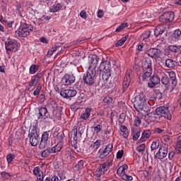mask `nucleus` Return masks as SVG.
<instances>
[{"label": "nucleus", "instance_id": "nucleus-1", "mask_svg": "<svg viewBox=\"0 0 181 181\" xmlns=\"http://www.w3.org/2000/svg\"><path fill=\"white\" fill-rule=\"evenodd\" d=\"M158 74H160L161 77V83L164 84V86H168V84H170L171 82V88L170 92L173 91L175 88H176V86H177V79H176V74L175 71H159Z\"/></svg>", "mask_w": 181, "mask_h": 181}, {"label": "nucleus", "instance_id": "nucleus-2", "mask_svg": "<svg viewBox=\"0 0 181 181\" xmlns=\"http://www.w3.org/2000/svg\"><path fill=\"white\" fill-rule=\"evenodd\" d=\"M143 72L139 76L140 83L142 81H148L152 76V60L146 59L143 62Z\"/></svg>", "mask_w": 181, "mask_h": 181}, {"label": "nucleus", "instance_id": "nucleus-3", "mask_svg": "<svg viewBox=\"0 0 181 181\" xmlns=\"http://www.w3.org/2000/svg\"><path fill=\"white\" fill-rule=\"evenodd\" d=\"M162 117L167 119H172V114L168 107L160 106L156 109L154 112V122H159Z\"/></svg>", "mask_w": 181, "mask_h": 181}, {"label": "nucleus", "instance_id": "nucleus-4", "mask_svg": "<svg viewBox=\"0 0 181 181\" xmlns=\"http://www.w3.org/2000/svg\"><path fill=\"white\" fill-rule=\"evenodd\" d=\"M134 108L138 112H149L151 111V105L145 100L144 96H139V99L134 102Z\"/></svg>", "mask_w": 181, "mask_h": 181}, {"label": "nucleus", "instance_id": "nucleus-5", "mask_svg": "<svg viewBox=\"0 0 181 181\" xmlns=\"http://www.w3.org/2000/svg\"><path fill=\"white\" fill-rule=\"evenodd\" d=\"M28 138H30V144H31V146H37L39 144V134H37L36 127H33L29 131Z\"/></svg>", "mask_w": 181, "mask_h": 181}, {"label": "nucleus", "instance_id": "nucleus-6", "mask_svg": "<svg viewBox=\"0 0 181 181\" xmlns=\"http://www.w3.org/2000/svg\"><path fill=\"white\" fill-rule=\"evenodd\" d=\"M95 69H88L83 75V81L88 86H93L95 80Z\"/></svg>", "mask_w": 181, "mask_h": 181}, {"label": "nucleus", "instance_id": "nucleus-7", "mask_svg": "<svg viewBox=\"0 0 181 181\" xmlns=\"http://www.w3.org/2000/svg\"><path fill=\"white\" fill-rule=\"evenodd\" d=\"M112 165V163L111 161L100 164L99 167L95 172V176H97V177H101L103 175H105V172H107L110 170V167Z\"/></svg>", "mask_w": 181, "mask_h": 181}, {"label": "nucleus", "instance_id": "nucleus-8", "mask_svg": "<svg viewBox=\"0 0 181 181\" xmlns=\"http://www.w3.org/2000/svg\"><path fill=\"white\" fill-rule=\"evenodd\" d=\"M39 115L40 116H38V119H40V118H43V122H45V124H50V120L52 119V117L47 115V107H40Z\"/></svg>", "mask_w": 181, "mask_h": 181}, {"label": "nucleus", "instance_id": "nucleus-9", "mask_svg": "<svg viewBox=\"0 0 181 181\" xmlns=\"http://www.w3.org/2000/svg\"><path fill=\"white\" fill-rule=\"evenodd\" d=\"M173 19H175V13H173V11L165 12L159 17V21L162 22V23L172 22Z\"/></svg>", "mask_w": 181, "mask_h": 181}, {"label": "nucleus", "instance_id": "nucleus-10", "mask_svg": "<svg viewBox=\"0 0 181 181\" xmlns=\"http://www.w3.org/2000/svg\"><path fill=\"white\" fill-rule=\"evenodd\" d=\"M5 46L6 49L8 53L9 52H13L15 53V52H18V43L16 41L13 40H8L5 42Z\"/></svg>", "mask_w": 181, "mask_h": 181}, {"label": "nucleus", "instance_id": "nucleus-11", "mask_svg": "<svg viewBox=\"0 0 181 181\" xmlns=\"http://www.w3.org/2000/svg\"><path fill=\"white\" fill-rule=\"evenodd\" d=\"M74 81H76V76L69 74H65L62 79V83L64 86H70V84H73Z\"/></svg>", "mask_w": 181, "mask_h": 181}, {"label": "nucleus", "instance_id": "nucleus-12", "mask_svg": "<svg viewBox=\"0 0 181 181\" xmlns=\"http://www.w3.org/2000/svg\"><path fill=\"white\" fill-rule=\"evenodd\" d=\"M150 82L148 83V87L149 88H153V87H156L158 83H160V77L158 74H153L152 76H150L149 78Z\"/></svg>", "mask_w": 181, "mask_h": 181}, {"label": "nucleus", "instance_id": "nucleus-13", "mask_svg": "<svg viewBox=\"0 0 181 181\" xmlns=\"http://www.w3.org/2000/svg\"><path fill=\"white\" fill-rule=\"evenodd\" d=\"M76 94L77 90L75 89H65L60 92V95L63 97V98H71L72 97H75Z\"/></svg>", "mask_w": 181, "mask_h": 181}, {"label": "nucleus", "instance_id": "nucleus-14", "mask_svg": "<svg viewBox=\"0 0 181 181\" xmlns=\"http://www.w3.org/2000/svg\"><path fill=\"white\" fill-rule=\"evenodd\" d=\"M146 54L153 59H159V57H160L161 52L160 49L158 48H150L147 50Z\"/></svg>", "mask_w": 181, "mask_h": 181}, {"label": "nucleus", "instance_id": "nucleus-15", "mask_svg": "<svg viewBox=\"0 0 181 181\" xmlns=\"http://www.w3.org/2000/svg\"><path fill=\"white\" fill-rule=\"evenodd\" d=\"M98 60L100 59L97 55H93L90 58H89V68L88 70H95L97 66L98 65Z\"/></svg>", "mask_w": 181, "mask_h": 181}, {"label": "nucleus", "instance_id": "nucleus-16", "mask_svg": "<svg viewBox=\"0 0 181 181\" xmlns=\"http://www.w3.org/2000/svg\"><path fill=\"white\" fill-rule=\"evenodd\" d=\"M168 156V146L161 147L156 154L157 159H164Z\"/></svg>", "mask_w": 181, "mask_h": 181}, {"label": "nucleus", "instance_id": "nucleus-17", "mask_svg": "<svg viewBox=\"0 0 181 181\" xmlns=\"http://www.w3.org/2000/svg\"><path fill=\"white\" fill-rule=\"evenodd\" d=\"M99 70L102 72H111V62L110 61L102 62L99 66Z\"/></svg>", "mask_w": 181, "mask_h": 181}, {"label": "nucleus", "instance_id": "nucleus-18", "mask_svg": "<svg viewBox=\"0 0 181 181\" xmlns=\"http://www.w3.org/2000/svg\"><path fill=\"white\" fill-rule=\"evenodd\" d=\"M112 148H114L112 144H108L104 151L100 154L99 157L100 159H104L105 156H108V155H110L112 151Z\"/></svg>", "mask_w": 181, "mask_h": 181}, {"label": "nucleus", "instance_id": "nucleus-19", "mask_svg": "<svg viewBox=\"0 0 181 181\" xmlns=\"http://www.w3.org/2000/svg\"><path fill=\"white\" fill-rule=\"evenodd\" d=\"M131 83V75L129 73H127L124 78V81L122 83V88H123V93H125L127 91V88L129 87V84Z\"/></svg>", "mask_w": 181, "mask_h": 181}, {"label": "nucleus", "instance_id": "nucleus-20", "mask_svg": "<svg viewBox=\"0 0 181 181\" xmlns=\"http://www.w3.org/2000/svg\"><path fill=\"white\" fill-rule=\"evenodd\" d=\"M50 106L52 108L53 115H54V117H56V118L59 119H60V112H59V110H57V103H56V101H54V100H52L50 103Z\"/></svg>", "mask_w": 181, "mask_h": 181}, {"label": "nucleus", "instance_id": "nucleus-21", "mask_svg": "<svg viewBox=\"0 0 181 181\" xmlns=\"http://www.w3.org/2000/svg\"><path fill=\"white\" fill-rule=\"evenodd\" d=\"M20 28L22 29L27 34L30 35V32H33V26L26 23H21Z\"/></svg>", "mask_w": 181, "mask_h": 181}, {"label": "nucleus", "instance_id": "nucleus-22", "mask_svg": "<svg viewBox=\"0 0 181 181\" xmlns=\"http://www.w3.org/2000/svg\"><path fill=\"white\" fill-rule=\"evenodd\" d=\"M165 33V27L163 25H158L154 30V35L156 37Z\"/></svg>", "mask_w": 181, "mask_h": 181}, {"label": "nucleus", "instance_id": "nucleus-23", "mask_svg": "<svg viewBox=\"0 0 181 181\" xmlns=\"http://www.w3.org/2000/svg\"><path fill=\"white\" fill-rule=\"evenodd\" d=\"M168 50H170V52H173V53H177L178 54H180L181 45H169Z\"/></svg>", "mask_w": 181, "mask_h": 181}, {"label": "nucleus", "instance_id": "nucleus-24", "mask_svg": "<svg viewBox=\"0 0 181 181\" xmlns=\"http://www.w3.org/2000/svg\"><path fill=\"white\" fill-rule=\"evenodd\" d=\"M166 67L168 69H173L176 67V61L172 59H167L165 62Z\"/></svg>", "mask_w": 181, "mask_h": 181}, {"label": "nucleus", "instance_id": "nucleus-25", "mask_svg": "<svg viewBox=\"0 0 181 181\" xmlns=\"http://www.w3.org/2000/svg\"><path fill=\"white\" fill-rule=\"evenodd\" d=\"M84 168V160H81L74 166V170L76 172H80Z\"/></svg>", "mask_w": 181, "mask_h": 181}, {"label": "nucleus", "instance_id": "nucleus-26", "mask_svg": "<svg viewBox=\"0 0 181 181\" xmlns=\"http://www.w3.org/2000/svg\"><path fill=\"white\" fill-rule=\"evenodd\" d=\"M151 137V131L149 130H144L141 134V142H145L147 139H149Z\"/></svg>", "mask_w": 181, "mask_h": 181}, {"label": "nucleus", "instance_id": "nucleus-27", "mask_svg": "<svg viewBox=\"0 0 181 181\" xmlns=\"http://www.w3.org/2000/svg\"><path fill=\"white\" fill-rule=\"evenodd\" d=\"M91 115V108L87 107L85 110V112L81 115V119H88Z\"/></svg>", "mask_w": 181, "mask_h": 181}, {"label": "nucleus", "instance_id": "nucleus-28", "mask_svg": "<svg viewBox=\"0 0 181 181\" xmlns=\"http://www.w3.org/2000/svg\"><path fill=\"white\" fill-rule=\"evenodd\" d=\"M16 13H18V15L21 16V18H24L25 13H23V9H22V4H21V3L17 4L16 6Z\"/></svg>", "mask_w": 181, "mask_h": 181}, {"label": "nucleus", "instance_id": "nucleus-29", "mask_svg": "<svg viewBox=\"0 0 181 181\" xmlns=\"http://www.w3.org/2000/svg\"><path fill=\"white\" fill-rule=\"evenodd\" d=\"M91 129L93 134H100L103 131V125L97 124L96 126L92 127Z\"/></svg>", "mask_w": 181, "mask_h": 181}, {"label": "nucleus", "instance_id": "nucleus-30", "mask_svg": "<svg viewBox=\"0 0 181 181\" xmlns=\"http://www.w3.org/2000/svg\"><path fill=\"white\" fill-rule=\"evenodd\" d=\"M16 36H18V37H28L29 36V34L26 33L23 29H21L19 28L18 30L16 31Z\"/></svg>", "mask_w": 181, "mask_h": 181}, {"label": "nucleus", "instance_id": "nucleus-31", "mask_svg": "<svg viewBox=\"0 0 181 181\" xmlns=\"http://www.w3.org/2000/svg\"><path fill=\"white\" fill-rule=\"evenodd\" d=\"M62 148L63 144L57 143V145H55L54 147L51 148V151H52V153H56L57 152H60Z\"/></svg>", "mask_w": 181, "mask_h": 181}, {"label": "nucleus", "instance_id": "nucleus-32", "mask_svg": "<svg viewBox=\"0 0 181 181\" xmlns=\"http://www.w3.org/2000/svg\"><path fill=\"white\" fill-rule=\"evenodd\" d=\"M171 36H172V38L174 39L175 40H179L181 36L180 30L179 29L175 30Z\"/></svg>", "mask_w": 181, "mask_h": 181}, {"label": "nucleus", "instance_id": "nucleus-33", "mask_svg": "<svg viewBox=\"0 0 181 181\" xmlns=\"http://www.w3.org/2000/svg\"><path fill=\"white\" fill-rule=\"evenodd\" d=\"M63 8V6L59 3L57 5H54L51 8H50V12H59V11H62Z\"/></svg>", "mask_w": 181, "mask_h": 181}, {"label": "nucleus", "instance_id": "nucleus-34", "mask_svg": "<svg viewBox=\"0 0 181 181\" xmlns=\"http://www.w3.org/2000/svg\"><path fill=\"white\" fill-rule=\"evenodd\" d=\"M33 175L37 177L39 176H41V177H43V173L40 170V168L39 167H35L33 169Z\"/></svg>", "mask_w": 181, "mask_h": 181}, {"label": "nucleus", "instance_id": "nucleus-35", "mask_svg": "<svg viewBox=\"0 0 181 181\" xmlns=\"http://www.w3.org/2000/svg\"><path fill=\"white\" fill-rule=\"evenodd\" d=\"M128 37H129V36L126 35V36L123 37L122 39H120L119 40H118L117 42L116 43V47L122 46V45H124V43H125V42H127Z\"/></svg>", "mask_w": 181, "mask_h": 181}, {"label": "nucleus", "instance_id": "nucleus-36", "mask_svg": "<svg viewBox=\"0 0 181 181\" xmlns=\"http://www.w3.org/2000/svg\"><path fill=\"white\" fill-rule=\"evenodd\" d=\"M78 134V133L77 132V127H74L71 132V137L73 138V141H78V137H77Z\"/></svg>", "mask_w": 181, "mask_h": 181}, {"label": "nucleus", "instance_id": "nucleus-37", "mask_svg": "<svg viewBox=\"0 0 181 181\" xmlns=\"http://www.w3.org/2000/svg\"><path fill=\"white\" fill-rule=\"evenodd\" d=\"M128 26H129V24H128V23H123L122 24H121L116 28L115 32H117L118 33L121 32V30H124V29H125V28H128Z\"/></svg>", "mask_w": 181, "mask_h": 181}, {"label": "nucleus", "instance_id": "nucleus-38", "mask_svg": "<svg viewBox=\"0 0 181 181\" xmlns=\"http://www.w3.org/2000/svg\"><path fill=\"white\" fill-rule=\"evenodd\" d=\"M50 153H53V151L50 148H48L42 152L41 156L42 158H47Z\"/></svg>", "mask_w": 181, "mask_h": 181}, {"label": "nucleus", "instance_id": "nucleus-39", "mask_svg": "<svg viewBox=\"0 0 181 181\" xmlns=\"http://www.w3.org/2000/svg\"><path fill=\"white\" fill-rule=\"evenodd\" d=\"M111 77V72H102V78L103 81H107Z\"/></svg>", "mask_w": 181, "mask_h": 181}, {"label": "nucleus", "instance_id": "nucleus-40", "mask_svg": "<svg viewBox=\"0 0 181 181\" xmlns=\"http://www.w3.org/2000/svg\"><path fill=\"white\" fill-rule=\"evenodd\" d=\"M39 83V79L37 78H33L30 81L28 82V87H33Z\"/></svg>", "mask_w": 181, "mask_h": 181}, {"label": "nucleus", "instance_id": "nucleus-41", "mask_svg": "<svg viewBox=\"0 0 181 181\" xmlns=\"http://www.w3.org/2000/svg\"><path fill=\"white\" fill-rule=\"evenodd\" d=\"M146 118H148L149 121L155 122V112H151L146 115Z\"/></svg>", "mask_w": 181, "mask_h": 181}, {"label": "nucleus", "instance_id": "nucleus-42", "mask_svg": "<svg viewBox=\"0 0 181 181\" xmlns=\"http://www.w3.org/2000/svg\"><path fill=\"white\" fill-rule=\"evenodd\" d=\"M154 98H156V100H161L162 92H160V90H156L154 91Z\"/></svg>", "mask_w": 181, "mask_h": 181}, {"label": "nucleus", "instance_id": "nucleus-43", "mask_svg": "<svg viewBox=\"0 0 181 181\" xmlns=\"http://www.w3.org/2000/svg\"><path fill=\"white\" fill-rule=\"evenodd\" d=\"M146 148V146L145 145V144H143L136 147V151L137 152H139V153H142L143 152H145Z\"/></svg>", "mask_w": 181, "mask_h": 181}, {"label": "nucleus", "instance_id": "nucleus-44", "mask_svg": "<svg viewBox=\"0 0 181 181\" xmlns=\"http://www.w3.org/2000/svg\"><path fill=\"white\" fill-rule=\"evenodd\" d=\"M159 148V141H153L151 146V151H156Z\"/></svg>", "mask_w": 181, "mask_h": 181}, {"label": "nucleus", "instance_id": "nucleus-45", "mask_svg": "<svg viewBox=\"0 0 181 181\" xmlns=\"http://www.w3.org/2000/svg\"><path fill=\"white\" fill-rule=\"evenodd\" d=\"M37 70H39V66H37V65H32L30 67V74H35V73H36V71H37Z\"/></svg>", "mask_w": 181, "mask_h": 181}, {"label": "nucleus", "instance_id": "nucleus-46", "mask_svg": "<svg viewBox=\"0 0 181 181\" xmlns=\"http://www.w3.org/2000/svg\"><path fill=\"white\" fill-rule=\"evenodd\" d=\"M46 146H47V140H42L41 139V141H40V144H39L40 149H45V148H46Z\"/></svg>", "mask_w": 181, "mask_h": 181}, {"label": "nucleus", "instance_id": "nucleus-47", "mask_svg": "<svg viewBox=\"0 0 181 181\" xmlns=\"http://www.w3.org/2000/svg\"><path fill=\"white\" fill-rule=\"evenodd\" d=\"M142 121V117L137 116L134 119V125L135 127H139L141 125V122Z\"/></svg>", "mask_w": 181, "mask_h": 181}, {"label": "nucleus", "instance_id": "nucleus-48", "mask_svg": "<svg viewBox=\"0 0 181 181\" xmlns=\"http://www.w3.org/2000/svg\"><path fill=\"white\" fill-rule=\"evenodd\" d=\"M176 153H181V141L178 140L175 146Z\"/></svg>", "mask_w": 181, "mask_h": 181}, {"label": "nucleus", "instance_id": "nucleus-49", "mask_svg": "<svg viewBox=\"0 0 181 181\" xmlns=\"http://www.w3.org/2000/svg\"><path fill=\"white\" fill-rule=\"evenodd\" d=\"M40 91H42V85L39 84L36 89L33 92V95H39L40 94Z\"/></svg>", "mask_w": 181, "mask_h": 181}, {"label": "nucleus", "instance_id": "nucleus-50", "mask_svg": "<svg viewBox=\"0 0 181 181\" xmlns=\"http://www.w3.org/2000/svg\"><path fill=\"white\" fill-rule=\"evenodd\" d=\"M14 158H16L14 154H12V153L8 154L6 156V160H7L8 163H12Z\"/></svg>", "mask_w": 181, "mask_h": 181}, {"label": "nucleus", "instance_id": "nucleus-51", "mask_svg": "<svg viewBox=\"0 0 181 181\" xmlns=\"http://www.w3.org/2000/svg\"><path fill=\"white\" fill-rule=\"evenodd\" d=\"M150 37H151V31L150 30L145 31L141 35L143 40H145V39H148Z\"/></svg>", "mask_w": 181, "mask_h": 181}, {"label": "nucleus", "instance_id": "nucleus-52", "mask_svg": "<svg viewBox=\"0 0 181 181\" xmlns=\"http://www.w3.org/2000/svg\"><path fill=\"white\" fill-rule=\"evenodd\" d=\"M64 139V134L63 133L59 134L58 137H57V141H58V144H63Z\"/></svg>", "mask_w": 181, "mask_h": 181}, {"label": "nucleus", "instance_id": "nucleus-53", "mask_svg": "<svg viewBox=\"0 0 181 181\" xmlns=\"http://www.w3.org/2000/svg\"><path fill=\"white\" fill-rule=\"evenodd\" d=\"M125 114L121 113L119 117V124H124V122H125Z\"/></svg>", "mask_w": 181, "mask_h": 181}, {"label": "nucleus", "instance_id": "nucleus-54", "mask_svg": "<svg viewBox=\"0 0 181 181\" xmlns=\"http://www.w3.org/2000/svg\"><path fill=\"white\" fill-rule=\"evenodd\" d=\"M1 175L2 176V177H4V179H11V177H12V175L11 174H9V173H6V172H1Z\"/></svg>", "mask_w": 181, "mask_h": 181}, {"label": "nucleus", "instance_id": "nucleus-55", "mask_svg": "<svg viewBox=\"0 0 181 181\" xmlns=\"http://www.w3.org/2000/svg\"><path fill=\"white\" fill-rule=\"evenodd\" d=\"M41 139L44 141H49V132H44L42 133Z\"/></svg>", "mask_w": 181, "mask_h": 181}, {"label": "nucleus", "instance_id": "nucleus-56", "mask_svg": "<svg viewBox=\"0 0 181 181\" xmlns=\"http://www.w3.org/2000/svg\"><path fill=\"white\" fill-rule=\"evenodd\" d=\"M101 146V140H97L93 143L91 146L92 148H95V149H98V147Z\"/></svg>", "mask_w": 181, "mask_h": 181}, {"label": "nucleus", "instance_id": "nucleus-57", "mask_svg": "<svg viewBox=\"0 0 181 181\" xmlns=\"http://www.w3.org/2000/svg\"><path fill=\"white\" fill-rule=\"evenodd\" d=\"M59 47H60L59 45H55L54 47L51 48L50 50L48 51V54H53L54 52H56V50H57Z\"/></svg>", "mask_w": 181, "mask_h": 181}, {"label": "nucleus", "instance_id": "nucleus-58", "mask_svg": "<svg viewBox=\"0 0 181 181\" xmlns=\"http://www.w3.org/2000/svg\"><path fill=\"white\" fill-rule=\"evenodd\" d=\"M141 135V130H138L135 134L133 136V141H138V138H139Z\"/></svg>", "mask_w": 181, "mask_h": 181}, {"label": "nucleus", "instance_id": "nucleus-59", "mask_svg": "<svg viewBox=\"0 0 181 181\" xmlns=\"http://www.w3.org/2000/svg\"><path fill=\"white\" fill-rule=\"evenodd\" d=\"M103 103L105 104H111L112 103V98L107 96L103 99Z\"/></svg>", "mask_w": 181, "mask_h": 181}, {"label": "nucleus", "instance_id": "nucleus-60", "mask_svg": "<svg viewBox=\"0 0 181 181\" xmlns=\"http://www.w3.org/2000/svg\"><path fill=\"white\" fill-rule=\"evenodd\" d=\"M122 156H124V150H119L117 153V159H121V158H122Z\"/></svg>", "mask_w": 181, "mask_h": 181}, {"label": "nucleus", "instance_id": "nucleus-61", "mask_svg": "<svg viewBox=\"0 0 181 181\" xmlns=\"http://www.w3.org/2000/svg\"><path fill=\"white\" fill-rule=\"evenodd\" d=\"M117 175H119V176H122V175L125 174V171H124L122 170V168L121 167H119L117 170Z\"/></svg>", "mask_w": 181, "mask_h": 181}, {"label": "nucleus", "instance_id": "nucleus-62", "mask_svg": "<svg viewBox=\"0 0 181 181\" xmlns=\"http://www.w3.org/2000/svg\"><path fill=\"white\" fill-rule=\"evenodd\" d=\"M40 103H45L46 101V96L45 94H41L39 96Z\"/></svg>", "mask_w": 181, "mask_h": 181}, {"label": "nucleus", "instance_id": "nucleus-63", "mask_svg": "<svg viewBox=\"0 0 181 181\" xmlns=\"http://www.w3.org/2000/svg\"><path fill=\"white\" fill-rule=\"evenodd\" d=\"M80 16L83 19H87V13L85 11H82L80 13Z\"/></svg>", "mask_w": 181, "mask_h": 181}, {"label": "nucleus", "instance_id": "nucleus-64", "mask_svg": "<svg viewBox=\"0 0 181 181\" xmlns=\"http://www.w3.org/2000/svg\"><path fill=\"white\" fill-rule=\"evenodd\" d=\"M4 23H5V25H6V26L8 28H12V25H13V23H15V22L6 21Z\"/></svg>", "mask_w": 181, "mask_h": 181}]
</instances>
